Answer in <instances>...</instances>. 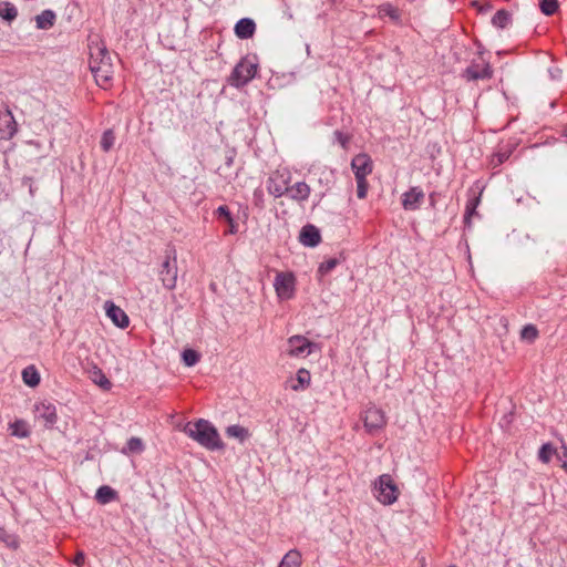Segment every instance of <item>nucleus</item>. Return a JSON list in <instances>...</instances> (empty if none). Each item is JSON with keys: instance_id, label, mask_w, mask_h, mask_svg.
<instances>
[{"instance_id": "ea45409f", "label": "nucleus", "mask_w": 567, "mask_h": 567, "mask_svg": "<svg viewBox=\"0 0 567 567\" xmlns=\"http://www.w3.org/2000/svg\"><path fill=\"white\" fill-rule=\"evenodd\" d=\"M367 177H362V179H355L357 181V195L359 198H364L367 196L368 192V183Z\"/></svg>"}, {"instance_id": "79ce46f5", "label": "nucleus", "mask_w": 567, "mask_h": 567, "mask_svg": "<svg viewBox=\"0 0 567 567\" xmlns=\"http://www.w3.org/2000/svg\"><path fill=\"white\" fill-rule=\"evenodd\" d=\"M264 193L261 189H256L254 192V203L256 206H258L259 208H262L264 207Z\"/></svg>"}, {"instance_id": "a211bd4d", "label": "nucleus", "mask_w": 567, "mask_h": 567, "mask_svg": "<svg viewBox=\"0 0 567 567\" xmlns=\"http://www.w3.org/2000/svg\"><path fill=\"white\" fill-rule=\"evenodd\" d=\"M256 31V23L250 18L240 19L235 25V33L239 39H250Z\"/></svg>"}, {"instance_id": "603ef678", "label": "nucleus", "mask_w": 567, "mask_h": 567, "mask_svg": "<svg viewBox=\"0 0 567 567\" xmlns=\"http://www.w3.org/2000/svg\"><path fill=\"white\" fill-rule=\"evenodd\" d=\"M491 9V6H487V7H484V8H481V11H484V10H489Z\"/></svg>"}, {"instance_id": "7ed1b4c3", "label": "nucleus", "mask_w": 567, "mask_h": 567, "mask_svg": "<svg viewBox=\"0 0 567 567\" xmlns=\"http://www.w3.org/2000/svg\"><path fill=\"white\" fill-rule=\"evenodd\" d=\"M257 69L258 63L255 61V59H250L248 56L241 59L236 64L229 76V84L235 87H241L246 85L255 78Z\"/></svg>"}, {"instance_id": "a19ab883", "label": "nucleus", "mask_w": 567, "mask_h": 567, "mask_svg": "<svg viewBox=\"0 0 567 567\" xmlns=\"http://www.w3.org/2000/svg\"><path fill=\"white\" fill-rule=\"evenodd\" d=\"M216 216L219 217V218H224L226 221H231V214L229 212V208L225 205L223 206H219L216 212H215Z\"/></svg>"}, {"instance_id": "4c0bfd02", "label": "nucleus", "mask_w": 567, "mask_h": 567, "mask_svg": "<svg viewBox=\"0 0 567 567\" xmlns=\"http://www.w3.org/2000/svg\"><path fill=\"white\" fill-rule=\"evenodd\" d=\"M0 540L3 542L8 547H18V540L16 536L8 534L2 527H0Z\"/></svg>"}, {"instance_id": "c756f323", "label": "nucleus", "mask_w": 567, "mask_h": 567, "mask_svg": "<svg viewBox=\"0 0 567 567\" xmlns=\"http://www.w3.org/2000/svg\"><path fill=\"white\" fill-rule=\"evenodd\" d=\"M480 204V197H473L466 204V209L464 214V223L467 227H471V218L476 215V207Z\"/></svg>"}, {"instance_id": "c9c22d12", "label": "nucleus", "mask_w": 567, "mask_h": 567, "mask_svg": "<svg viewBox=\"0 0 567 567\" xmlns=\"http://www.w3.org/2000/svg\"><path fill=\"white\" fill-rule=\"evenodd\" d=\"M126 450L131 453H141L144 450V444L138 437H131L126 443Z\"/></svg>"}, {"instance_id": "bb28decb", "label": "nucleus", "mask_w": 567, "mask_h": 567, "mask_svg": "<svg viewBox=\"0 0 567 567\" xmlns=\"http://www.w3.org/2000/svg\"><path fill=\"white\" fill-rule=\"evenodd\" d=\"M286 567H299L301 564V555L297 549L289 550L280 561Z\"/></svg>"}, {"instance_id": "de8ad7c7", "label": "nucleus", "mask_w": 567, "mask_h": 567, "mask_svg": "<svg viewBox=\"0 0 567 567\" xmlns=\"http://www.w3.org/2000/svg\"><path fill=\"white\" fill-rule=\"evenodd\" d=\"M548 72L553 80H558L561 76V70L557 66L550 68Z\"/></svg>"}, {"instance_id": "6e6d98bb", "label": "nucleus", "mask_w": 567, "mask_h": 567, "mask_svg": "<svg viewBox=\"0 0 567 567\" xmlns=\"http://www.w3.org/2000/svg\"><path fill=\"white\" fill-rule=\"evenodd\" d=\"M450 567H456L455 565H451Z\"/></svg>"}, {"instance_id": "2eb2a0df", "label": "nucleus", "mask_w": 567, "mask_h": 567, "mask_svg": "<svg viewBox=\"0 0 567 567\" xmlns=\"http://www.w3.org/2000/svg\"><path fill=\"white\" fill-rule=\"evenodd\" d=\"M299 240L303 246L316 247L321 241V235L316 226L309 224L301 228Z\"/></svg>"}, {"instance_id": "09e8293b", "label": "nucleus", "mask_w": 567, "mask_h": 567, "mask_svg": "<svg viewBox=\"0 0 567 567\" xmlns=\"http://www.w3.org/2000/svg\"><path fill=\"white\" fill-rule=\"evenodd\" d=\"M508 156L509 155L507 153H498V154H496L497 165L503 164L508 158Z\"/></svg>"}, {"instance_id": "4468645a", "label": "nucleus", "mask_w": 567, "mask_h": 567, "mask_svg": "<svg viewBox=\"0 0 567 567\" xmlns=\"http://www.w3.org/2000/svg\"><path fill=\"white\" fill-rule=\"evenodd\" d=\"M424 199V193L420 187H412L402 195V206L405 210H415Z\"/></svg>"}, {"instance_id": "49530a36", "label": "nucleus", "mask_w": 567, "mask_h": 567, "mask_svg": "<svg viewBox=\"0 0 567 567\" xmlns=\"http://www.w3.org/2000/svg\"><path fill=\"white\" fill-rule=\"evenodd\" d=\"M228 224V229L225 231V234H236L238 231V225L235 223L234 218H231V221H226Z\"/></svg>"}, {"instance_id": "c85d7f7f", "label": "nucleus", "mask_w": 567, "mask_h": 567, "mask_svg": "<svg viewBox=\"0 0 567 567\" xmlns=\"http://www.w3.org/2000/svg\"><path fill=\"white\" fill-rule=\"evenodd\" d=\"M10 429H11V434L14 436L28 437L30 435L28 425L23 420H17L12 424H10Z\"/></svg>"}, {"instance_id": "393cba45", "label": "nucleus", "mask_w": 567, "mask_h": 567, "mask_svg": "<svg viewBox=\"0 0 567 567\" xmlns=\"http://www.w3.org/2000/svg\"><path fill=\"white\" fill-rule=\"evenodd\" d=\"M18 10L16 6L9 1L0 2V17L6 21H12L17 18Z\"/></svg>"}, {"instance_id": "f03ea898", "label": "nucleus", "mask_w": 567, "mask_h": 567, "mask_svg": "<svg viewBox=\"0 0 567 567\" xmlns=\"http://www.w3.org/2000/svg\"><path fill=\"white\" fill-rule=\"evenodd\" d=\"M90 70L100 86H105L113 76V65L110 53L105 45H97L95 51L91 52Z\"/></svg>"}, {"instance_id": "423d86ee", "label": "nucleus", "mask_w": 567, "mask_h": 567, "mask_svg": "<svg viewBox=\"0 0 567 567\" xmlns=\"http://www.w3.org/2000/svg\"><path fill=\"white\" fill-rule=\"evenodd\" d=\"M365 431L374 435L386 425V416L383 410L371 405L367 408L362 414Z\"/></svg>"}, {"instance_id": "4be33fe9", "label": "nucleus", "mask_w": 567, "mask_h": 567, "mask_svg": "<svg viewBox=\"0 0 567 567\" xmlns=\"http://www.w3.org/2000/svg\"><path fill=\"white\" fill-rule=\"evenodd\" d=\"M116 496H117V493L115 489H113L112 487H110L107 485H103L97 488L96 494H95V499L100 504H107V503L114 501L116 498Z\"/></svg>"}, {"instance_id": "a878e982", "label": "nucleus", "mask_w": 567, "mask_h": 567, "mask_svg": "<svg viewBox=\"0 0 567 567\" xmlns=\"http://www.w3.org/2000/svg\"><path fill=\"white\" fill-rule=\"evenodd\" d=\"M511 13L504 9L498 10L492 18L493 25L499 29L506 28L511 23Z\"/></svg>"}, {"instance_id": "f8f14e48", "label": "nucleus", "mask_w": 567, "mask_h": 567, "mask_svg": "<svg viewBox=\"0 0 567 567\" xmlns=\"http://www.w3.org/2000/svg\"><path fill=\"white\" fill-rule=\"evenodd\" d=\"M104 308L106 311V316L112 320V322L116 327L122 329L128 327L130 319L123 309H121L110 300L105 302Z\"/></svg>"}, {"instance_id": "9b49d317", "label": "nucleus", "mask_w": 567, "mask_h": 567, "mask_svg": "<svg viewBox=\"0 0 567 567\" xmlns=\"http://www.w3.org/2000/svg\"><path fill=\"white\" fill-rule=\"evenodd\" d=\"M35 417L44 421L47 427H52L56 423L55 406L48 402H40L34 406Z\"/></svg>"}, {"instance_id": "6ab92c4d", "label": "nucleus", "mask_w": 567, "mask_h": 567, "mask_svg": "<svg viewBox=\"0 0 567 567\" xmlns=\"http://www.w3.org/2000/svg\"><path fill=\"white\" fill-rule=\"evenodd\" d=\"M89 377L93 383L99 385L102 390L109 391L112 388V382L107 379L104 372L96 365L89 370Z\"/></svg>"}, {"instance_id": "f704fd0d", "label": "nucleus", "mask_w": 567, "mask_h": 567, "mask_svg": "<svg viewBox=\"0 0 567 567\" xmlns=\"http://www.w3.org/2000/svg\"><path fill=\"white\" fill-rule=\"evenodd\" d=\"M115 142V135L112 130H107L103 133L101 138V147L104 152H109Z\"/></svg>"}, {"instance_id": "20e7f679", "label": "nucleus", "mask_w": 567, "mask_h": 567, "mask_svg": "<svg viewBox=\"0 0 567 567\" xmlns=\"http://www.w3.org/2000/svg\"><path fill=\"white\" fill-rule=\"evenodd\" d=\"M373 489L377 499L384 505L393 504L399 497V489L389 474L380 475Z\"/></svg>"}, {"instance_id": "cd10ccee", "label": "nucleus", "mask_w": 567, "mask_h": 567, "mask_svg": "<svg viewBox=\"0 0 567 567\" xmlns=\"http://www.w3.org/2000/svg\"><path fill=\"white\" fill-rule=\"evenodd\" d=\"M378 12L380 16H388L390 17V19L396 22L400 20L401 17L399 9L393 7L391 3H383L379 6Z\"/></svg>"}, {"instance_id": "0eeeda50", "label": "nucleus", "mask_w": 567, "mask_h": 567, "mask_svg": "<svg viewBox=\"0 0 567 567\" xmlns=\"http://www.w3.org/2000/svg\"><path fill=\"white\" fill-rule=\"evenodd\" d=\"M274 287L279 299H291L295 293V276L291 272H278Z\"/></svg>"}, {"instance_id": "e433bc0d", "label": "nucleus", "mask_w": 567, "mask_h": 567, "mask_svg": "<svg viewBox=\"0 0 567 567\" xmlns=\"http://www.w3.org/2000/svg\"><path fill=\"white\" fill-rule=\"evenodd\" d=\"M538 336V331L535 326L527 324L520 331V337L524 340L534 341Z\"/></svg>"}, {"instance_id": "2f4dec72", "label": "nucleus", "mask_w": 567, "mask_h": 567, "mask_svg": "<svg viewBox=\"0 0 567 567\" xmlns=\"http://www.w3.org/2000/svg\"><path fill=\"white\" fill-rule=\"evenodd\" d=\"M557 451L556 449L553 446V444L550 443H545L542 445V447L539 449V452H538V458L547 464L550 462L551 457L554 454H556Z\"/></svg>"}, {"instance_id": "5701e85b", "label": "nucleus", "mask_w": 567, "mask_h": 567, "mask_svg": "<svg viewBox=\"0 0 567 567\" xmlns=\"http://www.w3.org/2000/svg\"><path fill=\"white\" fill-rule=\"evenodd\" d=\"M22 380L29 386H37L40 383V374L33 365H29L22 371Z\"/></svg>"}, {"instance_id": "7c9ffc66", "label": "nucleus", "mask_w": 567, "mask_h": 567, "mask_svg": "<svg viewBox=\"0 0 567 567\" xmlns=\"http://www.w3.org/2000/svg\"><path fill=\"white\" fill-rule=\"evenodd\" d=\"M343 260H344V258L342 256H340V258H338V257L329 258L326 261H323L322 264H320L318 271L320 275H327Z\"/></svg>"}, {"instance_id": "6e6552de", "label": "nucleus", "mask_w": 567, "mask_h": 567, "mask_svg": "<svg viewBox=\"0 0 567 567\" xmlns=\"http://www.w3.org/2000/svg\"><path fill=\"white\" fill-rule=\"evenodd\" d=\"M493 76V69L489 63H471L462 73L467 81L488 80Z\"/></svg>"}, {"instance_id": "37998d69", "label": "nucleus", "mask_w": 567, "mask_h": 567, "mask_svg": "<svg viewBox=\"0 0 567 567\" xmlns=\"http://www.w3.org/2000/svg\"><path fill=\"white\" fill-rule=\"evenodd\" d=\"M558 460L561 462V467L567 470V447L564 445L561 452L556 453Z\"/></svg>"}, {"instance_id": "3c124183", "label": "nucleus", "mask_w": 567, "mask_h": 567, "mask_svg": "<svg viewBox=\"0 0 567 567\" xmlns=\"http://www.w3.org/2000/svg\"><path fill=\"white\" fill-rule=\"evenodd\" d=\"M491 9V6H487V7H484V8H481V11H484V10H489Z\"/></svg>"}, {"instance_id": "864d4df0", "label": "nucleus", "mask_w": 567, "mask_h": 567, "mask_svg": "<svg viewBox=\"0 0 567 567\" xmlns=\"http://www.w3.org/2000/svg\"><path fill=\"white\" fill-rule=\"evenodd\" d=\"M292 389H293L295 391H297V390H299V385H292Z\"/></svg>"}, {"instance_id": "473e14b6", "label": "nucleus", "mask_w": 567, "mask_h": 567, "mask_svg": "<svg viewBox=\"0 0 567 567\" xmlns=\"http://www.w3.org/2000/svg\"><path fill=\"white\" fill-rule=\"evenodd\" d=\"M183 362L187 367H193L200 360V354L193 349H185L182 353Z\"/></svg>"}, {"instance_id": "8fccbe9b", "label": "nucleus", "mask_w": 567, "mask_h": 567, "mask_svg": "<svg viewBox=\"0 0 567 567\" xmlns=\"http://www.w3.org/2000/svg\"><path fill=\"white\" fill-rule=\"evenodd\" d=\"M491 9V6H487V7H484V8H481V11H484V10H489Z\"/></svg>"}, {"instance_id": "1a4fd4ad", "label": "nucleus", "mask_w": 567, "mask_h": 567, "mask_svg": "<svg viewBox=\"0 0 567 567\" xmlns=\"http://www.w3.org/2000/svg\"><path fill=\"white\" fill-rule=\"evenodd\" d=\"M18 131L14 116L9 107L0 112V138H11Z\"/></svg>"}, {"instance_id": "dca6fc26", "label": "nucleus", "mask_w": 567, "mask_h": 567, "mask_svg": "<svg viewBox=\"0 0 567 567\" xmlns=\"http://www.w3.org/2000/svg\"><path fill=\"white\" fill-rule=\"evenodd\" d=\"M288 181L284 179L281 175L270 176L267 181V190L276 198L288 194Z\"/></svg>"}, {"instance_id": "f3484780", "label": "nucleus", "mask_w": 567, "mask_h": 567, "mask_svg": "<svg viewBox=\"0 0 567 567\" xmlns=\"http://www.w3.org/2000/svg\"><path fill=\"white\" fill-rule=\"evenodd\" d=\"M311 188L305 182H297L288 187V196L290 199L302 203L306 202L310 196Z\"/></svg>"}, {"instance_id": "b1692460", "label": "nucleus", "mask_w": 567, "mask_h": 567, "mask_svg": "<svg viewBox=\"0 0 567 567\" xmlns=\"http://www.w3.org/2000/svg\"><path fill=\"white\" fill-rule=\"evenodd\" d=\"M333 181L334 175L332 171L327 168L321 169L318 182L323 187V192L320 194V198H322L326 195V192L331 188Z\"/></svg>"}, {"instance_id": "58836bf2", "label": "nucleus", "mask_w": 567, "mask_h": 567, "mask_svg": "<svg viewBox=\"0 0 567 567\" xmlns=\"http://www.w3.org/2000/svg\"><path fill=\"white\" fill-rule=\"evenodd\" d=\"M297 381L301 388L310 383V373L306 369H300L297 372Z\"/></svg>"}, {"instance_id": "ddd939ff", "label": "nucleus", "mask_w": 567, "mask_h": 567, "mask_svg": "<svg viewBox=\"0 0 567 567\" xmlns=\"http://www.w3.org/2000/svg\"><path fill=\"white\" fill-rule=\"evenodd\" d=\"M289 350L291 357L303 355L306 352H311L310 348L313 346L307 338L302 336H292L288 339Z\"/></svg>"}, {"instance_id": "9d476101", "label": "nucleus", "mask_w": 567, "mask_h": 567, "mask_svg": "<svg viewBox=\"0 0 567 567\" xmlns=\"http://www.w3.org/2000/svg\"><path fill=\"white\" fill-rule=\"evenodd\" d=\"M351 167L354 173L355 179H362L372 172V161L367 154H358L352 158Z\"/></svg>"}, {"instance_id": "39448f33", "label": "nucleus", "mask_w": 567, "mask_h": 567, "mask_svg": "<svg viewBox=\"0 0 567 567\" xmlns=\"http://www.w3.org/2000/svg\"><path fill=\"white\" fill-rule=\"evenodd\" d=\"M159 280L163 286L173 290L177 284L178 276V267L175 251H166L165 260L161 265V269L158 271Z\"/></svg>"}, {"instance_id": "c03bdc74", "label": "nucleus", "mask_w": 567, "mask_h": 567, "mask_svg": "<svg viewBox=\"0 0 567 567\" xmlns=\"http://www.w3.org/2000/svg\"><path fill=\"white\" fill-rule=\"evenodd\" d=\"M334 136L336 140L340 143V145L346 148L347 144L349 143V137L339 131L334 132Z\"/></svg>"}, {"instance_id": "f257e3e1", "label": "nucleus", "mask_w": 567, "mask_h": 567, "mask_svg": "<svg viewBox=\"0 0 567 567\" xmlns=\"http://www.w3.org/2000/svg\"><path fill=\"white\" fill-rule=\"evenodd\" d=\"M184 432L209 451L223 450L225 446L217 429L205 419H199L194 423H187L184 427Z\"/></svg>"}, {"instance_id": "a18cd8bd", "label": "nucleus", "mask_w": 567, "mask_h": 567, "mask_svg": "<svg viewBox=\"0 0 567 567\" xmlns=\"http://www.w3.org/2000/svg\"><path fill=\"white\" fill-rule=\"evenodd\" d=\"M84 561H85V555H84V553H83V551H79V553H76V555H75V557H74L73 563H74L76 566L81 567V566H83Z\"/></svg>"}, {"instance_id": "aec40b11", "label": "nucleus", "mask_w": 567, "mask_h": 567, "mask_svg": "<svg viewBox=\"0 0 567 567\" xmlns=\"http://www.w3.org/2000/svg\"><path fill=\"white\" fill-rule=\"evenodd\" d=\"M56 14L54 11L47 9L35 17L37 28L41 30H48L55 23Z\"/></svg>"}, {"instance_id": "5fc2aeb1", "label": "nucleus", "mask_w": 567, "mask_h": 567, "mask_svg": "<svg viewBox=\"0 0 567 567\" xmlns=\"http://www.w3.org/2000/svg\"><path fill=\"white\" fill-rule=\"evenodd\" d=\"M565 135H566V137H567V130L565 131Z\"/></svg>"}, {"instance_id": "72a5a7b5", "label": "nucleus", "mask_w": 567, "mask_h": 567, "mask_svg": "<svg viewBox=\"0 0 567 567\" xmlns=\"http://www.w3.org/2000/svg\"><path fill=\"white\" fill-rule=\"evenodd\" d=\"M539 8L545 16H553L558 10L559 3L558 0H540Z\"/></svg>"}, {"instance_id": "412c9836", "label": "nucleus", "mask_w": 567, "mask_h": 567, "mask_svg": "<svg viewBox=\"0 0 567 567\" xmlns=\"http://www.w3.org/2000/svg\"><path fill=\"white\" fill-rule=\"evenodd\" d=\"M225 433L228 437L236 439L240 443H244L250 436L249 430L239 424H234V425L227 426L225 430Z\"/></svg>"}]
</instances>
